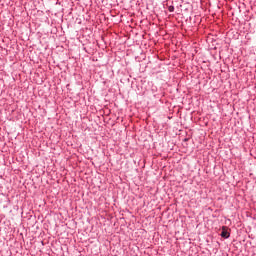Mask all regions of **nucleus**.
Returning <instances> with one entry per match:
<instances>
[{
  "label": "nucleus",
  "instance_id": "obj_1",
  "mask_svg": "<svg viewBox=\"0 0 256 256\" xmlns=\"http://www.w3.org/2000/svg\"><path fill=\"white\" fill-rule=\"evenodd\" d=\"M220 236L222 237V239H229V237H231V233H229L226 226L222 227V232Z\"/></svg>",
  "mask_w": 256,
  "mask_h": 256
},
{
  "label": "nucleus",
  "instance_id": "obj_2",
  "mask_svg": "<svg viewBox=\"0 0 256 256\" xmlns=\"http://www.w3.org/2000/svg\"><path fill=\"white\" fill-rule=\"evenodd\" d=\"M168 11H169L170 13H173V11H175V6H169V7H168Z\"/></svg>",
  "mask_w": 256,
  "mask_h": 256
},
{
  "label": "nucleus",
  "instance_id": "obj_3",
  "mask_svg": "<svg viewBox=\"0 0 256 256\" xmlns=\"http://www.w3.org/2000/svg\"><path fill=\"white\" fill-rule=\"evenodd\" d=\"M184 141H189V139H188V138H185Z\"/></svg>",
  "mask_w": 256,
  "mask_h": 256
}]
</instances>
